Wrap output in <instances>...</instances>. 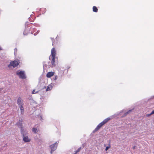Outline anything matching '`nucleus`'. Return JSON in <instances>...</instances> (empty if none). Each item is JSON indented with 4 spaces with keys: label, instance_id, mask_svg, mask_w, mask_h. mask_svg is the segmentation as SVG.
I'll use <instances>...</instances> for the list:
<instances>
[{
    "label": "nucleus",
    "instance_id": "obj_15",
    "mask_svg": "<svg viewBox=\"0 0 154 154\" xmlns=\"http://www.w3.org/2000/svg\"><path fill=\"white\" fill-rule=\"evenodd\" d=\"M132 110L133 109L129 110L128 111L125 112L124 115L122 117H124L126 116L127 114H129L130 112H131L132 111Z\"/></svg>",
    "mask_w": 154,
    "mask_h": 154
},
{
    "label": "nucleus",
    "instance_id": "obj_20",
    "mask_svg": "<svg viewBox=\"0 0 154 154\" xmlns=\"http://www.w3.org/2000/svg\"><path fill=\"white\" fill-rule=\"evenodd\" d=\"M40 11H43L44 12V13H45L46 11V9L45 8H43L42 9H41Z\"/></svg>",
    "mask_w": 154,
    "mask_h": 154
},
{
    "label": "nucleus",
    "instance_id": "obj_3",
    "mask_svg": "<svg viewBox=\"0 0 154 154\" xmlns=\"http://www.w3.org/2000/svg\"><path fill=\"white\" fill-rule=\"evenodd\" d=\"M16 74L17 75H18L20 78L22 79H25L26 78L25 72L24 71H17L16 72Z\"/></svg>",
    "mask_w": 154,
    "mask_h": 154
},
{
    "label": "nucleus",
    "instance_id": "obj_30",
    "mask_svg": "<svg viewBox=\"0 0 154 154\" xmlns=\"http://www.w3.org/2000/svg\"><path fill=\"white\" fill-rule=\"evenodd\" d=\"M135 148V146H134V147H133V149H134Z\"/></svg>",
    "mask_w": 154,
    "mask_h": 154
},
{
    "label": "nucleus",
    "instance_id": "obj_14",
    "mask_svg": "<svg viewBox=\"0 0 154 154\" xmlns=\"http://www.w3.org/2000/svg\"><path fill=\"white\" fill-rule=\"evenodd\" d=\"M55 57H52V60L51 61L52 65L54 66H55Z\"/></svg>",
    "mask_w": 154,
    "mask_h": 154
},
{
    "label": "nucleus",
    "instance_id": "obj_21",
    "mask_svg": "<svg viewBox=\"0 0 154 154\" xmlns=\"http://www.w3.org/2000/svg\"><path fill=\"white\" fill-rule=\"evenodd\" d=\"M37 116H38V117L39 116H40V120L41 121H42L43 120V119L42 118V115H37Z\"/></svg>",
    "mask_w": 154,
    "mask_h": 154
},
{
    "label": "nucleus",
    "instance_id": "obj_34",
    "mask_svg": "<svg viewBox=\"0 0 154 154\" xmlns=\"http://www.w3.org/2000/svg\"><path fill=\"white\" fill-rule=\"evenodd\" d=\"M57 36H58V35H57L56 38H57Z\"/></svg>",
    "mask_w": 154,
    "mask_h": 154
},
{
    "label": "nucleus",
    "instance_id": "obj_2",
    "mask_svg": "<svg viewBox=\"0 0 154 154\" xmlns=\"http://www.w3.org/2000/svg\"><path fill=\"white\" fill-rule=\"evenodd\" d=\"M110 118L109 117H108L105 119L103 121L101 122L97 125L95 129L93 131V133H95L96 131H97L103 125L107 123L108 121L110 120Z\"/></svg>",
    "mask_w": 154,
    "mask_h": 154
},
{
    "label": "nucleus",
    "instance_id": "obj_5",
    "mask_svg": "<svg viewBox=\"0 0 154 154\" xmlns=\"http://www.w3.org/2000/svg\"><path fill=\"white\" fill-rule=\"evenodd\" d=\"M19 64V61L14 60L13 61L11 62L9 65H8V67L10 68L11 66L14 67L17 66Z\"/></svg>",
    "mask_w": 154,
    "mask_h": 154
},
{
    "label": "nucleus",
    "instance_id": "obj_27",
    "mask_svg": "<svg viewBox=\"0 0 154 154\" xmlns=\"http://www.w3.org/2000/svg\"><path fill=\"white\" fill-rule=\"evenodd\" d=\"M109 148V146H106V149H105V150L106 151H107L108 150V149Z\"/></svg>",
    "mask_w": 154,
    "mask_h": 154
},
{
    "label": "nucleus",
    "instance_id": "obj_6",
    "mask_svg": "<svg viewBox=\"0 0 154 154\" xmlns=\"http://www.w3.org/2000/svg\"><path fill=\"white\" fill-rule=\"evenodd\" d=\"M17 103L18 106H22L24 105L23 101V100L20 97H19L17 101Z\"/></svg>",
    "mask_w": 154,
    "mask_h": 154
},
{
    "label": "nucleus",
    "instance_id": "obj_9",
    "mask_svg": "<svg viewBox=\"0 0 154 154\" xmlns=\"http://www.w3.org/2000/svg\"><path fill=\"white\" fill-rule=\"evenodd\" d=\"M51 54L52 56V57H56V50L55 48H53L51 52Z\"/></svg>",
    "mask_w": 154,
    "mask_h": 154
},
{
    "label": "nucleus",
    "instance_id": "obj_24",
    "mask_svg": "<svg viewBox=\"0 0 154 154\" xmlns=\"http://www.w3.org/2000/svg\"><path fill=\"white\" fill-rule=\"evenodd\" d=\"M40 32V31L39 30H38L37 31V32L34 34V35H36Z\"/></svg>",
    "mask_w": 154,
    "mask_h": 154
},
{
    "label": "nucleus",
    "instance_id": "obj_11",
    "mask_svg": "<svg viewBox=\"0 0 154 154\" xmlns=\"http://www.w3.org/2000/svg\"><path fill=\"white\" fill-rule=\"evenodd\" d=\"M54 73L53 72H50L47 73L46 76L48 78H50L54 75Z\"/></svg>",
    "mask_w": 154,
    "mask_h": 154
},
{
    "label": "nucleus",
    "instance_id": "obj_31",
    "mask_svg": "<svg viewBox=\"0 0 154 154\" xmlns=\"http://www.w3.org/2000/svg\"><path fill=\"white\" fill-rule=\"evenodd\" d=\"M77 153L75 152V153L74 154H76Z\"/></svg>",
    "mask_w": 154,
    "mask_h": 154
},
{
    "label": "nucleus",
    "instance_id": "obj_16",
    "mask_svg": "<svg viewBox=\"0 0 154 154\" xmlns=\"http://www.w3.org/2000/svg\"><path fill=\"white\" fill-rule=\"evenodd\" d=\"M38 130L36 128H33L32 129V131L34 133H36Z\"/></svg>",
    "mask_w": 154,
    "mask_h": 154
},
{
    "label": "nucleus",
    "instance_id": "obj_17",
    "mask_svg": "<svg viewBox=\"0 0 154 154\" xmlns=\"http://www.w3.org/2000/svg\"><path fill=\"white\" fill-rule=\"evenodd\" d=\"M93 11L94 12H97L98 9L97 7L95 6H94L93 8Z\"/></svg>",
    "mask_w": 154,
    "mask_h": 154
},
{
    "label": "nucleus",
    "instance_id": "obj_22",
    "mask_svg": "<svg viewBox=\"0 0 154 154\" xmlns=\"http://www.w3.org/2000/svg\"><path fill=\"white\" fill-rule=\"evenodd\" d=\"M14 54L15 55H16L17 54V48H15L14 49Z\"/></svg>",
    "mask_w": 154,
    "mask_h": 154
},
{
    "label": "nucleus",
    "instance_id": "obj_12",
    "mask_svg": "<svg viewBox=\"0 0 154 154\" xmlns=\"http://www.w3.org/2000/svg\"><path fill=\"white\" fill-rule=\"evenodd\" d=\"M53 86V84H51L47 86V88L46 89V91H48L51 90L52 89V87Z\"/></svg>",
    "mask_w": 154,
    "mask_h": 154
},
{
    "label": "nucleus",
    "instance_id": "obj_4",
    "mask_svg": "<svg viewBox=\"0 0 154 154\" xmlns=\"http://www.w3.org/2000/svg\"><path fill=\"white\" fill-rule=\"evenodd\" d=\"M58 143L57 142L52 145L50 146V149H51V153L52 154V152L54 151L56 149Z\"/></svg>",
    "mask_w": 154,
    "mask_h": 154
},
{
    "label": "nucleus",
    "instance_id": "obj_23",
    "mask_svg": "<svg viewBox=\"0 0 154 154\" xmlns=\"http://www.w3.org/2000/svg\"><path fill=\"white\" fill-rule=\"evenodd\" d=\"M152 115V114L151 112L150 114H146V117H149L150 116H151Z\"/></svg>",
    "mask_w": 154,
    "mask_h": 154
},
{
    "label": "nucleus",
    "instance_id": "obj_8",
    "mask_svg": "<svg viewBox=\"0 0 154 154\" xmlns=\"http://www.w3.org/2000/svg\"><path fill=\"white\" fill-rule=\"evenodd\" d=\"M22 119H21L19 120L18 122L16 124V125L20 128V129L22 128H23L22 127Z\"/></svg>",
    "mask_w": 154,
    "mask_h": 154
},
{
    "label": "nucleus",
    "instance_id": "obj_36",
    "mask_svg": "<svg viewBox=\"0 0 154 154\" xmlns=\"http://www.w3.org/2000/svg\"><path fill=\"white\" fill-rule=\"evenodd\" d=\"M153 97L154 98V96H153Z\"/></svg>",
    "mask_w": 154,
    "mask_h": 154
},
{
    "label": "nucleus",
    "instance_id": "obj_1",
    "mask_svg": "<svg viewBox=\"0 0 154 154\" xmlns=\"http://www.w3.org/2000/svg\"><path fill=\"white\" fill-rule=\"evenodd\" d=\"M28 23V22H26L25 23V29L23 32V34L24 35H26L29 33H31V34H32L33 32H32V29H36L35 28H33L32 26L30 28H29V26H28L29 25Z\"/></svg>",
    "mask_w": 154,
    "mask_h": 154
},
{
    "label": "nucleus",
    "instance_id": "obj_7",
    "mask_svg": "<svg viewBox=\"0 0 154 154\" xmlns=\"http://www.w3.org/2000/svg\"><path fill=\"white\" fill-rule=\"evenodd\" d=\"M20 132L23 137L27 136L28 134L27 131L26 129H23V128H22L20 129Z\"/></svg>",
    "mask_w": 154,
    "mask_h": 154
},
{
    "label": "nucleus",
    "instance_id": "obj_33",
    "mask_svg": "<svg viewBox=\"0 0 154 154\" xmlns=\"http://www.w3.org/2000/svg\"><path fill=\"white\" fill-rule=\"evenodd\" d=\"M57 36H58V35H57L56 38H57Z\"/></svg>",
    "mask_w": 154,
    "mask_h": 154
},
{
    "label": "nucleus",
    "instance_id": "obj_13",
    "mask_svg": "<svg viewBox=\"0 0 154 154\" xmlns=\"http://www.w3.org/2000/svg\"><path fill=\"white\" fill-rule=\"evenodd\" d=\"M19 107L20 108V111H21V113L23 115L24 112V108H23V105H21L20 106H19Z\"/></svg>",
    "mask_w": 154,
    "mask_h": 154
},
{
    "label": "nucleus",
    "instance_id": "obj_18",
    "mask_svg": "<svg viewBox=\"0 0 154 154\" xmlns=\"http://www.w3.org/2000/svg\"><path fill=\"white\" fill-rule=\"evenodd\" d=\"M33 25L34 26L36 27H39L40 26V25L39 24L37 23H35L33 24Z\"/></svg>",
    "mask_w": 154,
    "mask_h": 154
},
{
    "label": "nucleus",
    "instance_id": "obj_29",
    "mask_svg": "<svg viewBox=\"0 0 154 154\" xmlns=\"http://www.w3.org/2000/svg\"><path fill=\"white\" fill-rule=\"evenodd\" d=\"M51 39H52V41L53 42V39H54V38H51Z\"/></svg>",
    "mask_w": 154,
    "mask_h": 154
},
{
    "label": "nucleus",
    "instance_id": "obj_35",
    "mask_svg": "<svg viewBox=\"0 0 154 154\" xmlns=\"http://www.w3.org/2000/svg\"><path fill=\"white\" fill-rule=\"evenodd\" d=\"M53 42L52 45H53Z\"/></svg>",
    "mask_w": 154,
    "mask_h": 154
},
{
    "label": "nucleus",
    "instance_id": "obj_19",
    "mask_svg": "<svg viewBox=\"0 0 154 154\" xmlns=\"http://www.w3.org/2000/svg\"><path fill=\"white\" fill-rule=\"evenodd\" d=\"M38 91H37L36 92H35V90H33L32 92V94H36V93H38Z\"/></svg>",
    "mask_w": 154,
    "mask_h": 154
},
{
    "label": "nucleus",
    "instance_id": "obj_32",
    "mask_svg": "<svg viewBox=\"0 0 154 154\" xmlns=\"http://www.w3.org/2000/svg\"><path fill=\"white\" fill-rule=\"evenodd\" d=\"M57 36H58V35H57L56 38H57Z\"/></svg>",
    "mask_w": 154,
    "mask_h": 154
},
{
    "label": "nucleus",
    "instance_id": "obj_25",
    "mask_svg": "<svg viewBox=\"0 0 154 154\" xmlns=\"http://www.w3.org/2000/svg\"><path fill=\"white\" fill-rule=\"evenodd\" d=\"M57 78H58V76L57 75H56L55 76L54 78V80H55L57 79Z\"/></svg>",
    "mask_w": 154,
    "mask_h": 154
},
{
    "label": "nucleus",
    "instance_id": "obj_26",
    "mask_svg": "<svg viewBox=\"0 0 154 154\" xmlns=\"http://www.w3.org/2000/svg\"><path fill=\"white\" fill-rule=\"evenodd\" d=\"M80 148H79L78 149L76 150V151L75 152L76 153H77V152H79L80 151Z\"/></svg>",
    "mask_w": 154,
    "mask_h": 154
},
{
    "label": "nucleus",
    "instance_id": "obj_28",
    "mask_svg": "<svg viewBox=\"0 0 154 154\" xmlns=\"http://www.w3.org/2000/svg\"><path fill=\"white\" fill-rule=\"evenodd\" d=\"M151 113L152 114H154V109L152 111Z\"/></svg>",
    "mask_w": 154,
    "mask_h": 154
},
{
    "label": "nucleus",
    "instance_id": "obj_10",
    "mask_svg": "<svg viewBox=\"0 0 154 154\" xmlns=\"http://www.w3.org/2000/svg\"><path fill=\"white\" fill-rule=\"evenodd\" d=\"M23 137V140L25 142H29L30 140L27 136Z\"/></svg>",
    "mask_w": 154,
    "mask_h": 154
}]
</instances>
